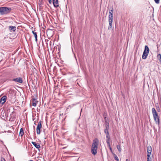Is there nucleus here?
Listing matches in <instances>:
<instances>
[{
	"mask_svg": "<svg viewBox=\"0 0 161 161\" xmlns=\"http://www.w3.org/2000/svg\"><path fill=\"white\" fill-rule=\"evenodd\" d=\"M99 144V140L97 138L95 139L93 141L92 146L91 152L94 155L97 153V149Z\"/></svg>",
	"mask_w": 161,
	"mask_h": 161,
	"instance_id": "obj_1",
	"label": "nucleus"
},
{
	"mask_svg": "<svg viewBox=\"0 0 161 161\" xmlns=\"http://www.w3.org/2000/svg\"><path fill=\"white\" fill-rule=\"evenodd\" d=\"M152 112L153 118L155 121L156 123L159 125V119L158 114L155 108H152Z\"/></svg>",
	"mask_w": 161,
	"mask_h": 161,
	"instance_id": "obj_2",
	"label": "nucleus"
},
{
	"mask_svg": "<svg viewBox=\"0 0 161 161\" xmlns=\"http://www.w3.org/2000/svg\"><path fill=\"white\" fill-rule=\"evenodd\" d=\"M11 9L10 8L6 7H0V14H7L10 12Z\"/></svg>",
	"mask_w": 161,
	"mask_h": 161,
	"instance_id": "obj_3",
	"label": "nucleus"
},
{
	"mask_svg": "<svg viewBox=\"0 0 161 161\" xmlns=\"http://www.w3.org/2000/svg\"><path fill=\"white\" fill-rule=\"evenodd\" d=\"M113 12H109L108 15V22L109 25L108 27V30H110L112 28V23L113 20Z\"/></svg>",
	"mask_w": 161,
	"mask_h": 161,
	"instance_id": "obj_4",
	"label": "nucleus"
},
{
	"mask_svg": "<svg viewBox=\"0 0 161 161\" xmlns=\"http://www.w3.org/2000/svg\"><path fill=\"white\" fill-rule=\"evenodd\" d=\"M104 119H105V129L104 131H108L109 129V123L108 120L107 119L106 117H105Z\"/></svg>",
	"mask_w": 161,
	"mask_h": 161,
	"instance_id": "obj_5",
	"label": "nucleus"
},
{
	"mask_svg": "<svg viewBox=\"0 0 161 161\" xmlns=\"http://www.w3.org/2000/svg\"><path fill=\"white\" fill-rule=\"evenodd\" d=\"M13 80L16 82H18L20 83H22L23 82L22 78L21 77L14 78L13 79Z\"/></svg>",
	"mask_w": 161,
	"mask_h": 161,
	"instance_id": "obj_6",
	"label": "nucleus"
},
{
	"mask_svg": "<svg viewBox=\"0 0 161 161\" xmlns=\"http://www.w3.org/2000/svg\"><path fill=\"white\" fill-rule=\"evenodd\" d=\"M6 99L7 97L6 96H3L0 100V103L2 104H3L6 102Z\"/></svg>",
	"mask_w": 161,
	"mask_h": 161,
	"instance_id": "obj_7",
	"label": "nucleus"
},
{
	"mask_svg": "<svg viewBox=\"0 0 161 161\" xmlns=\"http://www.w3.org/2000/svg\"><path fill=\"white\" fill-rule=\"evenodd\" d=\"M32 105L34 107H36L37 104L38 103V101L36 100V99L35 98H33L31 100Z\"/></svg>",
	"mask_w": 161,
	"mask_h": 161,
	"instance_id": "obj_8",
	"label": "nucleus"
},
{
	"mask_svg": "<svg viewBox=\"0 0 161 161\" xmlns=\"http://www.w3.org/2000/svg\"><path fill=\"white\" fill-rule=\"evenodd\" d=\"M9 29L11 32H14L16 30V27L15 26H10L9 27Z\"/></svg>",
	"mask_w": 161,
	"mask_h": 161,
	"instance_id": "obj_9",
	"label": "nucleus"
},
{
	"mask_svg": "<svg viewBox=\"0 0 161 161\" xmlns=\"http://www.w3.org/2000/svg\"><path fill=\"white\" fill-rule=\"evenodd\" d=\"M13 93L12 92H9L8 97V98L11 100L15 96H13Z\"/></svg>",
	"mask_w": 161,
	"mask_h": 161,
	"instance_id": "obj_10",
	"label": "nucleus"
},
{
	"mask_svg": "<svg viewBox=\"0 0 161 161\" xmlns=\"http://www.w3.org/2000/svg\"><path fill=\"white\" fill-rule=\"evenodd\" d=\"M53 5L55 7L57 8L58 7V0H53Z\"/></svg>",
	"mask_w": 161,
	"mask_h": 161,
	"instance_id": "obj_11",
	"label": "nucleus"
},
{
	"mask_svg": "<svg viewBox=\"0 0 161 161\" xmlns=\"http://www.w3.org/2000/svg\"><path fill=\"white\" fill-rule=\"evenodd\" d=\"M42 127V125L41 121H40L38 123L36 127V131H41L40 129Z\"/></svg>",
	"mask_w": 161,
	"mask_h": 161,
	"instance_id": "obj_12",
	"label": "nucleus"
},
{
	"mask_svg": "<svg viewBox=\"0 0 161 161\" xmlns=\"http://www.w3.org/2000/svg\"><path fill=\"white\" fill-rule=\"evenodd\" d=\"M147 154H149V155H151V153L152 150V147L151 146H149L147 147Z\"/></svg>",
	"mask_w": 161,
	"mask_h": 161,
	"instance_id": "obj_13",
	"label": "nucleus"
},
{
	"mask_svg": "<svg viewBox=\"0 0 161 161\" xmlns=\"http://www.w3.org/2000/svg\"><path fill=\"white\" fill-rule=\"evenodd\" d=\"M32 144L37 149H39L40 147V145L38 143H37L35 142H32Z\"/></svg>",
	"mask_w": 161,
	"mask_h": 161,
	"instance_id": "obj_14",
	"label": "nucleus"
},
{
	"mask_svg": "<svg viewBox=\"0 0 161 161\" xmlns=\"http://www.w3.org/2000/svg\"><path fill=\"white\" fill-rule=\"evenodd\" d=\"M148 53H149L143 52L142 55V58L144 59H146L147 58Z\"/></svg>",
	"mask_w": 161,
	"mask_h": 161,
	"instance_id": "obj_15",
	"label": "nucleus"
},
{
	"mask_svg": "<svg viewBox=\"0 0 161 161\" xmlns=\"http://www.w3.org/2000/svg\"><path fill=\"white\" fill-rule=\"evenodd\" d=\"M32 33L33 34L34 36L35 37V40L36 42H37V36L36 32H35L34 31H32Z\"/></svg>",
	"mask_w": 161,
	"mask_h": 161,
	"instance_id": "obj_16",
	"label": "nucleus"
},
{
	"mask_svg": "<svg viewBox=\"0 0 161 161\" xmlns=\"http://www.w3.org/2000/svg\"><path fill=\"white\" fill-rule=\"evenodd\" d=\"M149 47L147 45H146L145 47V49L143 52L149 53Z\"/></svg>",
	"mask_w": 161,
	"mask_h": 161,
	"instance_id": "obj_17",
	"label": "nucleus"
},
{
	"mask_svg": "<svg viewBox=\"0 0 161 161\" xmlns=\"http://www.w3.org/2000/svg\"><path fill=\"white\" fill-rule=\"evenodd\" d=\"M46 33L47 34L49 33H51L52 34L51 35V36H52L53 34V31L51 30H47L46 31Z\"/></svg>",
	"mask_w": 161,
	"mask_h": 161,
	"instance_id": "obj_18",
	"label": "nucleus"
},
{
	"mask_svg": "<svg viewBox=\"0 0 161 161\" xmlns=\"http://www.w3.org/2000/svg\"><path fill=\"white\" fill-rule=\"evenodd\" d=\"M110 138H107L106 139V142L108 146V147H110Z\"/></svg>",
	"mask_w": 161,
	"mask_h": 161,
	"instance_id": "obj_19",
	"label": "nucleus"
},
{
	"mask_svg": "<svg viewBox=\"0 0 161 161\" xmlns=\"http://www.w3.org/2000/svg\"><path fill=\"white\" fill-rule=\"evenodd\" d=\"M150 155L149 154H147V161H151L152 158L150 157Z\"/></svg>",
	"mask_w": 161,
	"mask_h": 161,
	"instance_id": "obj_20",
	"label": "nucleus"
},
{
	"mask_svg": "<svg viewBox=\"0 0 161 161\" xmlns=\"http://www.w3.org/2000/svg\"><path fill=\"white\" fill-rule=\"evenodd\" d=\"M157 58L158 59L159 62L161 61V55L160 54H158L157 56Z\"/></svg>",
	"mask_w": 161,
	"mask_h": 161,
	"instance_id": "obj_21",
	"label": "nucleus"
},
{
	"mask_svg": "<svg viewBox=\"0 0 161 161\" xmlns=\"http://www.w3.org/2000/svg\"><path fill=\"white\" fill-rule=\"evenodd\" d=\"M105 134H106V138H110V136L109 134L108 131H104Z\"/></svg>",
	"mask_w": 161,
	"mask_h": 161,
	"instance_id": "obj_22",
	"label": "nucleus"
},
{
	"mask_svg": "<svg viewBox=\"0 0 161 161\" xmlns=\"http://www.w3.org/2000/svg\"><path fill=\"white\" fill-rule=\"evenodd\" d=\"M114 157L115 160H116L117 161H119V159L118 158V157L117 156L114 154Z\"/></svg>",
	"mask_w": 161,
	"mask_h": 161,
	"instance_id": "obj_23",
	"label": "nucleus"
},
{
	"mask_svg": "<svg viewBox=\"0 0 161 161\" xmlns=\"http://www.w3.org/2000/svg\"><path fill=\"white\" fill-rule=\"evenodd\" d=\"M45 42H46V44L47 45V46H48V42H49L50 45H51V41H49V40H47V39H45Z\"/></svg>",
	"mask_w": 161,
	"mask_h": 161,
	"instance_id": "obj_24",
	"label": "nucleus"
},
{
	"mask_svg": "<svg viewBox=\"0 0 161 161\" xmlns=\"http://www.w3.org/2000/svg\"><path fill=\"white\" fill-rule=\"evenodd\" d=\"M117 148L119 151V152H121V148L120 147V146L119 145H117Z\"/></svg>",
	"mask_w": 161,
	"mask_h": 161,
	"instance_id": "obj_25",
	"label": "nucleus"
},
{
	"mask_svg": "<svg viewBox=\"0 0 161 161\" xmlns=\"http://www.w3.org/2000/svg\"><path fill=\"white\" fill-rule=\"evenodd\" d=\"M24 134V131H19V136L22 137Z\"/></svg>",
	"mask_w": 161,
	"mask_h": 161,
	"instance_id": "obj_26",
	"label": "nucleus"
},
{
	"mask_svg": "<svg viewBox=\"0 0 161 161\" xmlns=\"http://www.w3.org/2000/svg\"><path fill=\"white\" fill-rule=\"evenodd\" d=\"M154 1L156 3L158 4L159 3V0H154Z\"/></svg>",
	"mask_w": 161,
	"mask_h": 161,
	"instance_id": "obj_27",
	"label": "nucleus"
},
{
	"mask_svg": "<svg viewBox=\"0 0 161 161\" xmlns=\"http://www.w3.org/2000/svg\"><path fill=\"white\" fill-rule=\"evenodd\" d=\"M1 161H6L5 158H1Z\"/></svg>",
	"mask_w": 161,
	"mask_h": 161,
	"instance_id": "obj_28",
	"label": "nucleus"
},
{
	"mask_svg": "<svg viewBox=\"0 0 161 161\" xmlns=\"http://www.w3.org/2000/svg\"><path fill=\"white\" fill-rule=\"evenodd\" d=\"M39 157H38L37 158L38 159H37L36 160V161H41V160L40 158H39Z\"/></svg>",
	"mask_w": 161,
	"mask_h": 161,
	"instance_id": "obj_29",
	"label": "nucleus"
},
{
	"mask_svg": "<svg viewBox=\"0 0 161 161\" xmlns=\"http://www.w3.org/2000/svg\"><path fill=\"white\" fill-rule=\"evenodd\" d=\"M109 12H111L113 13V9L112 8V9L111 10H110Z\"/></svg>",
	"mask_w": 161,
	"mask_h": 161,
	"instance_id": "obj_30",
	"label": "nucleus"
},
{
	"mask_svg": "<svg viewBox=\"0 0 161 161\" xmlns=\"http://www.w3.org/2000/svg\"><path fill=\"white\" fill-rule=\"evenodd\" d=\"M49 3L51 4L52 3V0H49Z\"/></svg>",
	"mask_w": 161,
	"mask_h": 161,
	"instance_id": "obj_31",
	"label": "nucleus"
},
{
	"mask_svg": "<svg viewBox=\"0 0 161 161\" xmlns=\"http://www.w3.org/2000/svg\"><path fill=\"white\" fill-rule=\"evenodd\" d=\"M41 131H36L37 134H40Z\"/></svg>",
	"mask_w": 161,
	"mask_h": 161,
	"instance_id": "obj_32",
	"label": "nucleus"
},
{
	"mask_svg": "<svg viewBox=\"0 0 161 161\" xmlns=\"http://www.w3.org/2000/svg\"><path fill=\"white\" fill-rule=\"evenodd\" d=\"M109 147V149H110V150L111 151H112V148H111V147H110H110Z\"/></svg>",
	"mask_w": 161,
	"mask_h": 161,
	"instance_id": "obj_33",
	"label": "nucleus"
},
{
	"mask_svg": "<svg viewBox=\"0 0 161 161\" xmlns=\"http://www.w3.org/2000/svg\"><path fill=\"white\" fill-rule=\"evenodd\" d=\"M20 131H23V128H21L20 129Z\"/></svg>",
	"mask_w": 161,
	"mask_h": 161,
	"instance_id": "obj_34",
	"label": "nucleus"
},
{
	"mask_svg": "<svg viewBox=\"0 0 161 161\" xmlns=\"http://www.w3.org/2000/svg\"><path fill=\"white\" fill-rule=\"evenodd\" d=\"M126 161H128V159H126Z\"/></svg>",
	"mask_w": 161,
	"mask_h": 161,
	"instance_id": "obj_35",
	"label": "nucleus"
},
{
	"mask_svg": "<svg viewBox=\"0 0 161 161\" xmlns=\"http://www.w3.org/2000/svg\"><path fill=\"white\" fill-rule=\"evenodd\" d=\"M33 161V160H30V161Z\"/></svg>",
	"mask_w": 161,
	"mask_h": 161,
	"instance_id": "obj_36",
	"label": "nucleus"
},
{
	"mask_svg": "<svg viewBox=\"0 0 161 161\" xmlns=\"http://www.w3.org/2000/svg\"><path fill=\"white\" fill-rule=\"evenodd\" d=\"M65 148V147H63V149H64V148Z\"/></svg>",
	"mask_w": 161,
	"mask_h": 161,
	"instance_id": "obj_37",
	"label": "nucleus"
},
{
	"mask_svg": "<svg viewBox=\"0 0 161 161\" xmlns=\"http://www.w3.org/2000/svg\"><path fill=\"white\" fill-rule=\"evenodd\" d=\"M11 119V118H10L9 119V120H10Z\"/></svg>",
	"mask_w": 161,
	"mask_h": 161,
	"instance_id": "obj_38",
	"label": "nucleus"
}]
</instances>
